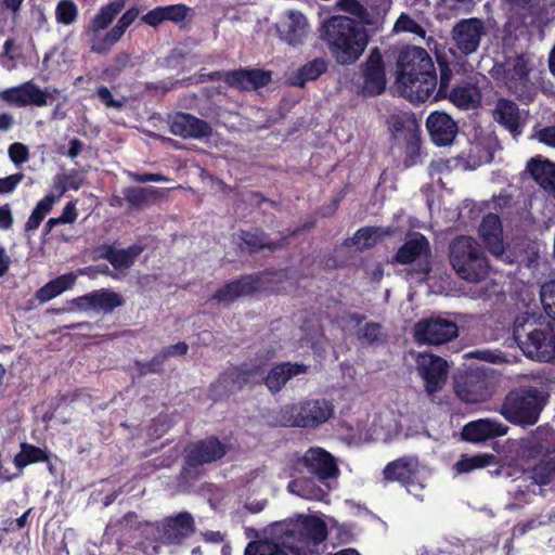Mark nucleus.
Returning a JSON list of instances; mask_svg holds the SVG:
<instances>
[{
	"instance_id": "25",
	"label": "nucleus",
	"mask_w": 555,
	"mask_h": 555,
	"mask_svg": "<svg viewBox=\"0 0 555 555\" xmlns=\"http://www.w3.org/2000/svg\"><path fill=\"white\" fill-rule=\"evenodd\" d=\"M193 15L194 11L191 7L184 3H176L155 7L142 15L141 21L153 28H157L164 22H171L181 26L186 21H191Z\"/></svg>"
},
{
	"instance_id": "33",
	"label": "nucleus",
	"mask_w": 555,
	"mask_h": 555,
	"mask_svg": "<svg viewBox=\"0 0 555 555\" xmlns=\"http://www.w3.org/2000/svg\"><path fill=\"white\" fill-rule=\"evenodd\" d=\"M478 232L492 255H503L505 250L503 244V229L501 219L496 214H487L481 220Z\"/></svg>"
},
{
	"instance_id": "23",
	"label": "nucleus",
	"mask_w": 555,
	"mask_h": 555,
	"mask_svg": "<svg viewBox=\"0 0 555 555\" xmlns=\"http://www.w3.org/2000/svg\"><path fill=\"white\" fill-rule=\"evenodd\" d=\"M391 133L403 135L406 154L410 157H418L421 149L420 125L413 114H396L387 119Z\"/></svg>"
},
{
	"instance_id": "1",
	"label": "nucleus",
	"mask_w": 555,
	"mask_h": 555,
	"mask_svg": "<svg viewBox=\"0 0 555 555\" xmlns=\"http://www.w3.org/2000/svg\"><path fill=\"white\" fill-rule=\"evenodd\" d=\"M320 33L332 56L341 65L358 61L369 43L363 25L348 16L330 17L322 24Z\"/></svg>"
},
{
	"instance_id": "6",
	"label": "nucleus",
	"mask_w": 555,
	"mask_h": 555,
	"mask_svg": "<svg viewBox=\"0 0 555 555\" xmlns=\"http://www.w3.org/2000/svg\"><path fill=\"white\" fill-rule=\"evenodd\" d=\"M228 451L229 447L215 435L188 443L180 479L186 482L198 480L205 473L204 466L220 461Z\"/></svg>"
},
{
	"instance_id": "55",
	"label": "nucleus",
	"mask_w": 555,
	"mask_h": 555,
	"mask_svg": "<svg viewBox=\"0 0 555 555\" xmlns=\"http://www.w3.org/2000/svg\"><path fill=\"white\" fill-rule=\"evenodd\" d=\"M540 296L545 310L547 308L555 307V279L541 286Z\"/></svg>"
},
{
	"instance_id": "22",
	"label": "nucleus",
	"mask_w": 555,
	"mask_h": 555,
	"mask_svg": "<svg viewBox=\"0 0 555 555\" xmlns=\"http://www.w3.org/2000/svg\"><path fill=\"white\" fill-rule=\"evenodd\" d=\"M300 463L309 474L322 482L336 478L339 474L335 457L320 447L309 448L300 459Z\"/></svg>"
},
{
	"instance_id": "8",
	"label": "nucleus",
	"mask_w": 555,
	"mask_h": 555,
	"mask_svg": "<svg viewBox=\"0 0 555 555\" xmlns=\"http://www.w3.org/2000/svg\"><path fill=\"white\" fill-rule=\"evenodd\" d=\"M513 337L526 357L540 362L555 360V333L551 326L526 331L515 322Z\"/></svg>"
},
{
	"instance_id": "17",
	"label": "nucleus",
	"mask_w": 555,
	"mask_h": 555,
	"mask_svg": "<svg viewBox=\"0 0 555 555\" xmlns=\"http://www.w3.org/2000/svg\"><path fill=\"white\" fill-rule=\"evenodd\" d=\"M424 257L425 261L418 264L417 273L427 276L431 271L429 258L431 257V248L429 241L422 233H414L413 237L405 241L393 256L392 262L399 264H410L417 259Z\"/></svg>"
},
{
	"instance_id": "51",
	"label": "nucleus",
	"mask_w": 555,
	"mask_h": 555,
	"mask_svg": "<svg viewBox=\"0 0 555 555\" xmlns=\"http://www.w3.org/2000/svg\"><path fill=\"white\" fill-rule=\"evenodd\" d=\"M338 7L341 11L358 17L363 24H372L367 9L359 0H339Z\"/></svg>"
},
{
	"instance_id": "47",
	"label": "nucleus",
	"mask_w": 555,
	"mask_h": 555,
	"mask_svg": "<svg viewBox=\"0 0 555 555\" xmlns=\"http://www.w3.org/2000/svg\"><path fill=\"white\" fill-rule=\"evenodd\" d=\"M387 333L379 322H366L358 333V339L361 344L367 346H378L387 341Z\"/></svg>"
},
{
	"instance_id": "49",
	"label": "nucleus",
	"mask_w": 555,
	"mask_h": 555,
	"mask_svg": "<svg viewBox=\"0 0 555 555\" xmlns=\"http://www.w3.org/2000/svg\"><path fill=\"white\" fill-rule=\"evenodd\" d=\"M56 21L63 25H72L78 16L77 5L73 0H61L55 9Z\"/></svg>"
},
{
	"instance_id": "48",
	"label": "nucleus",
	"mask_w": 555,
	"mask_h": 555,
	"mask_svg": "<svg viewBox=\"0 0 555 555\" xmlns=\"http://www.w3.org/2000/svg\"><path fill=\"white\" fill-rule=\"evenodd\" d=\"M244 555H288L275 541L264 539L251 541L247 544Z\"/></svg>"
},
{
	"instance_id": "57",
	"label": "nucleus",
	"mask_w": 555,
	"mask_h": 555,
	"mask_svg": "<svg viewBox=\"0 0 555 555\" xmlns=\"http://www.w3.org/2000/svg\"><path fill=\"white\" fill-rule=\"evenodd\" d=\"M78 211L76 201H69L63 208L61 216L54 218L59 224L74 223L77 220Z\"/></svg>"
},
{
	"instance_id": "27",
	"label": "nucleus",
	"mask_w": 555,
	"mask_h": 555,
	"mask_svg": "<svg viewBox=\"0 0 555 555\" xmlns=\"http://www.w3.org/2000/svg\"><path fill=\"white\" fill-rule=\"evenodd\" d=\"M139 16V9L132 7L128 9L117 21L116 25L102 37L92 39L91 52L96 54H107L112 48L121 39L127 28Z\"/></svg>"
},
{
	"instance_id": "43",
	"label": "nucleus",
	"mask_w": 555,
	"mask_h": 555,
	"mask_svg": "<svg viewBox=\"0 0 555 555\" xmlns=\"http://www.w3.org/2000/svg\"><path fill=\"white\" fill-rule=\"evenodd\" d=\"M496 462V456L493 453L462 454L453 468L457 474H468L476 469L495 465Z\"/></svg>"
},
{
	"instance_id": "40",
	"label": "nucleus",
	"mask_w": 555,
	"mask_h": 555,
	"mask_svg": "<svg viewBox=\"0 0 555 555\" xmlns=\"http://www.w3.org/2000/svg\"><path fill=\"white\" fill-rule=\"evenodd\" d=\"M124 198L130 209L142 210L158 198L162 193L157 188L129 186L122 190Z\"/></svg>"
},
{
	"instance_id": "5",
	"label": "nucleus",
	"mask_w": 555,
	"mask_h": 555,
	"mask_svg": "<svg viewBox=\"0 0 555 555\" xmlns=\"http://www.w3.org/2000/svg\"><path fill=\"white\" fill-rule=\"evenodd\" d=\"M334 414L335 405L332 400L306 398L281 408L278 421L283 427L317 429L334 417Z\"/></svg>"
},
{
	"instance_id": "16",
	"label": "nucleus",
	"mask_w": 555,
	"mask_h": 555,
	"mask_svg": "<svg viewBox=\"0 0 555 555\" xmlns=\"http://www.w3.org/2000/svg\"><path fill=\"white\" fill-rule=\"evenodd\" d=\"M50 98L52 93L40 89L33 80L0 91V100L15 107H42L48 105Z\"/></svg>"
},
{
	"instance_id": "58",
	"label": "nucleus",
	"mask_w": 555,
	"mask_h": 555,
	"mask_svg": "<svg viewBox=\"0 0 555 555\" xmlns=\"http://www.w3.org/2000/svg\"><path fill=\"white\" fill-rule=\"evenodd\" d=\"M62 180H64L67 190L78 191L83 184V177L76 170H72L69 173H60Z\"/></svg>"
},
{
	"instance_id": "2",
	"label": "nucleus",
	"mask_w": 555,
	"mask_h": 555,
	"mask_svg": "<svg viewBox=\"0 0 555 555\" xmlns=\"http://www.w3.org/2000/svg\"><path fill=\"white\" fill-rule=\"evenodd\" d=\"M547 403V393L538 387L521 385L511 389L499 410L511 424L528 427L535 425Z\"/></svg>"
},
{
	"instance_id": "36",
	"label": "nucleus",
	"mask_w": 555,
	"mask_h": 555,
	"mask_svg": "<svg viewBox=\"0 0 555 555\" xmlns=\"http://www.w3.org/2000/svg\"><path fill=\"white\" fill-rule=\"evenodd\" d=\"M493 119L514 137L521 133L519 107L512 100L498 99L493 111Z\"/></svg>"
},
{
	"instance_id": "45",
	"label": "nucleus",
	"mask_w": 555,
	"mask_h": 555,
	"mask_svg": "<svg viewBox=\"0 0 555 555\" xmlns=\"http://www.w3.org/2000/svg\"><path fill=\"white\" fill-rule=\"evenodd\" d=\"M526 470L531 472V478L534 485L547 486L555 478V455L531 463L526 466Z\"/></svg>"
},
{
	"instance_id": "53",
	"label": "nucleus",
	"mask_w": 555,
	"mask_h": 555,
	"mask_svg": "<svg viewBox=\"0 0 555 555\" xmlns=\"http://www.w3.org/2000/svg\"><path fill=\"white\" fill-rule=\"evenodd\" d=\"M95 95L107 108L121 109L126 104L124 96L115 99L106 86H100L95 91Z\"/></svg>"
},
{
	"instance_id": "13",
	"label": "nucleus",
	"mask_w": 555,
	"mask_h": 555,
	"mask_svg": "<svg viewBox=\"0 0 555 555\" xmlns=\"http://www.w3.org/2000/svg\"><path fill=\"white\" fill-rule=\"evenodd\" d=\"M487 34L485 23L478 17L462 18L451 29V39L463 55L477 52L481 38Z\"/></svg>"
},
{
	"instance_id": "52",
	"label": "nucleus",
	"mask_w": 555,
	"mask_h": 555,
	"mask_svg": "<svg viewBox=\"0 0 555 555\" xmlns=\"http://www.w3.org/2000/svg\"><path fill=\"white\" fill-rule=\"evenodd\" d=\"M393 30L397 33H410L422 38H424L426 35L424 27L405 13H402L398 17V20L395 23Z\"/></svg>"
},
{
	"instance_id": "44",
	"label": "nucleus",
	"mask_w": 555,
	"mask_h": 555,
	"mask_svg": "<svg viewBox=\"0 0 555 555\" xmlns=\"http://www.w3.org/2000/svg\"><path fill=\"white\" fill-rule=\"evenodd\" d=\"M327 70V63L322 57L313 59L302 65L292 78V85L304 88L308 81L317 80Z\"/></svg>"
},
{
	"instance_id": "54",
	"label": "nucleus",
	"mask_w": 555,
	"mask_h": 555,
	"mask_svg": "<svg viewBox=\"0 0 555 555\" xmlns=\"http://www.w3.org/2000/svg\"><path fill=\"white\" fill-rule=\"evenodd\" d=\"M8 153L11 162L16 166L26 163L29 158V150L27 145L21 142L12 143L9 146Z\"/></svg>"
},
{
	"instance_id": "30",
	"label": "nucleus",
	"mask_w": 555,
	"mask_h": 555,
	"mask_svg": "<svg viewBox=\"0 0 555 555\" xmlns=\"http://www.w3.org/2000/svg\"><path fill=\"white\" fill-rule=\"evenodd\" d=\"M437 82L436 68L434 67V72H423L420 76L408 79L399 85L402 87L403 93L406 94L411 102L423 103L429 99L434 100L438 90Z\"/></svg>"
},
{
	"instance_id": "60",
	"label": "nucleus",
	"mask_w": 555,
	"mask_h": 555,
	"mask_svg": "<svg viewBox=\"0 0 555 555\" xmlns=\"http://www.w3.org/2000/svg\"><path fill=\"white\" fill-rule=\"evenodd\" d=\"M189 351V346L184 341H179L175 345L163 348L159 352L166 356V360L170 357L185 356Z\"/></svg>"
},
{
	"instance_id": "59",
	"label": "nucleus",
	"mask_w": 555,
	"mask_h": 555,
	"mask_svg": "<svg viewBox=\"0 0 555 555\" xmlns=\"http://www.w3.org/2000/svg\"><path fill=\"white\" fill-rule=\"evenodd\" d=\"M115 247L113 245L101 244L92 248L91 256L93 260L105 259L111 261Z\"/></svg>"
},
{
	"instance_id": "29",
	"label": "nucleus",
	"mask_w": 555,
	"mask_h": 555,
	"mask_svg": "<svg viewBox=\"0 0 555 555\" xmlns=\"http://www.w3.org/2000/svg\"><path fill=\"white\" fill-rule=\"evenodd\" d=\"M73 302L80 310L87 311L92 309L108 313L114 311L116 308L121 307L125 300L118 293L101 288L79 296L75 298Z\"/></svg>"
},
{
	"instance_id": "21",
	"label": "nucleus",
	"mask_w": 555,
	"mask_h": 555,
	"mask_svg": "<svg viewBox=\"0 0 555 555\" xmlns=\"http://www.w3.org/2000/svg\"><path fill=\"white\" fill-rule=\"evenodd\" d=\"M363 76V95L376 96L386 89V72L383 56L377 47L373 48L366 61L361 65Z\"/></svg>"
},
{
	"instance_id": "34",
	"label": "nucleus",
	"mask_w": 555,
	"mask_h": 555,
	"mask_svg": "<svg viewBox=\"0 0 555 555\" xmlns=\"http://www.w3.org/2000/svg\"><path fill=\"white\" fill-rule=\"evenodd\" d=\"M308 22L306 16L296 11H291L287 16L281 21L278 31L281 39L291 46H299L304 43V39L308 35Z\"/></svg>"
},
{
	"instance_id": "10",
	"label": "nucleus",
	"mask_w": 555,
	"mask_h": 555,
	"mask_svg": "<svg viewBox=\"0 0 555 555\" xmlns=\"http://www.w3.org/2000/svg\"><path fill=\"white\" fill-rule=\"evenodd\" d=\"M555 454V430L552 427L539 426L533 434L521 440L519 456L526 466Z\"/></svg>"
},
{
	"instance_id": "28",
	"label": "nucleus",
	"mask_w": 555,
	"mask_h": 555,
	"mask_svg": "<svg viewBox=\"0 0 555 555\" xmlns=\"http://www.w3.org/2000/svg\"><path fill=\"white\" fill-rule=\"evenodd\" d=\"M310 366L298 362L275 363L271 370L263 374V384L272 393L281 391L285 385L294 377L307 374Z\"/></svg>"
},
{
	"instance_id": "46",
	"label": "nucleus",
	"mask_w": 555,
	"mask_h": 555,
	"mask_svg": "<svg viewBox=\"0 0 555 555\" xmlns=\"http://www.w3.org/2000/svg\"><path fill=\"white\" fill-rule=\"evenodd\" d=\"M143 250V246L139 244H132L127 248L121 249L115 248L109 263L117 271L128 270L134 264L137 258L142 254Z\"/></svg>"
},
{
	"instance_id": "42",
	"label": "nucleus",
	"mask_w": 555,
	"mask_h": 555,
	"mask_svg": "<svg viewBox=\"0 0 555 555\" xmlns=\"http://www.w3.org/2000/svg\"><path fill=\"white\" fill-rule=\"evenodd\" d=\"M44 462H49L48 451L28 442L21 443L20 452L13 459V464L20 473L28 465Z\"/></svg>"
},
{
	"instance_id": "11",
	"label": "nucleus",
	"mask_w": 555,
	"mask_h": 555,
	"mask_svg": "<svg viewBox=\"0 0 555 555\" xmlns=\"http://www.w3.org/2000/svg\"><path fill=\"white\" fill-rule=\"evenodd\" d=\"M457 335V324L440 317L422 319L414 326V338L418 344L442 345L456 338Z\"/></svg>"
},
{
	"instance_id": "3",
	"label": "nucleus",
	"mask_w": 555,
	"mask_h": 555,
	"mask_svg": "<svg viewBox=\"0 0 555 555\" xmlns=\"http://www.w3.org/2000/svg\"><path fill=\"white\" fill-rule=\"evenodd\" d=\"M284 535L288 540L287 548L294 555H321L327 527L318 516L300 515L287 522Z\"/></svg>"
},
{
	"instance_id": "14",
	"label": "nucleus",
	"mask_w": 555,
	"mask_h": 555,
	"mask_svg": "<svg viewBox=\"0 0 555 555\" xmlns=\"http://www.w3.org/2000/svg\"><path fill=\"white\" fill-rule=\"evenodd\" d=\"M418 474L420 461L415 455H404L391 461L383 470L384 479L387 482H399L410 493L413 488H424L418 480Z\"/></svg>"
},
{
	"instance_id": "4",
	"label": "nucleus",
	"mask_w": 555,
	"mask_h": 555,
	"mask_svg": "<svg viewBox=\"0 0 555 555\" xmlns=\"http://www.w3.org/2000/svg\"><path fill=\"white\" fill-rule=\"evenodd\" d=\"M449 258L456 274L467 282H479L488 276L490 266L486 253L470 236H456L450 244Z\"/></svg>"
},
{
	"instance_id": "32",
	"label": "nucleus",
	"mask_w": 555,
	"mask_h": 555,
	"mask_svg": "<svg viewBox=\"0 0 555 555\" xmlns=\"http://www.w3.org/2000/svg\"><path fill=\"white\" fill-rule=\"evenodd\" d=\"M426 127L431 141L437 146L450 145L459 131L457 124L450 115L443 112L429 114L426 120Z\"/></svg>"
},
{
	"instance_id": "15",
	"label": "nucleus",
	"mask_w": 555,
	"mask_h": 555,
	"mask_svg": "<svg viewBox=\"0 0 555 555\" xmlns=\"http://www.w3.org/2000/svg\"><path fill=\"white\" fill-rule=\"evenodd\" d=\"M398 83L420 76L421 73L434 72V63L428 52L421 47H405L398 56Z\"/></svg>"
},
{
	"instance_id": "64",
	"label": "nucleus",
	"mask_w": 555,
	"mask_h": 555,
	"mask_svg": "<svg viewBox=\"0 0 555 555\" xmlns=\"http://www.w3.org/2000/svg\"><path fill=\"white\" fill-rule=\"evenodd\" d=\"M540 142L555 147V126L545 127L540 130L539 134Z\"/></svg>"
},
{
	"instance_id": "50",
	"label": "nucleus",
	"mask_w": 555,
	"mask_h": 555,
	"mask_svg": "<svg viewBox=\"0 0 555 555\" xmlns=\"http://www.w3.org/2000/svg\"><path fill=\"white\" fill-rule=\"evenodd\" d=\"M166 356L157 352L150 361H135L134 365L140 376L147 374H162Z\"/></svg>"
},
{
	"instance_id": "20",
	"label": "nucleus",
	"mask_w": 555,
	"mask_h": 555,
	"mask_svg": "<svg viewBox=\"0 0 555 555\" xmlns=\"http://www.w3.org/2000/svg\"><path fill=\"white\" fill-rule=\"evenodd\" d=\"M417 369L428 395L438 392L447 382L448 362L439 356L421 353L417 359Z\"/></svg>"
},
{
	"instance_id": "39",
	"label": "nucleus",
	"mask_w": 555,
	"mask_h": 555,
	"mask_svg": "<svg viewBox=\"0 0 555 555\" xmlns=\"http://www.w3.org/2000/svg\"><path fill=\"white\" fill-rule=\"evenodd\" d=\"M386 234H388V232L379 227H363L357 230L352 237H347L343 245L349 248L356 247L358 250L362 251L375 247L379 240Z\"/></svg>"
},
{
	"instance_id": "63",
	"label": "nucleus",
	"mask_w": 555,
	"mask_h": 555,
	"mask_svg": "<svg viewBox=\"0 0 555 555\" xmlns=\"http://www.w3.org/2000/svg\"><path fill=\"white\" fill-rule=\"evenodd\" d=\"M67 191V186L64 180H62L61 175H55L52 180V197L57 202Z\"/></svg>"
},
{
	"instance_id": "18",
	"label": "nucleus",
	"mask_w": 555,
	"mask_h": 555,
	"mask_svg": "<svg viewBox=\"0 0 555 555\" xmlns=\"http://www.w3.org/2000/svg\"><path fill=\"white\" fill-rule=\"evenodd\" d=\"M530 68L522 56H517L513 66L506 70L505 85L519 101L530 103L537 95L534 83L529 78Z\"/></svg>"
},
{
	"instance_id": "56",
	"label": "nucleus",
	"mask_w": 555,
	"mask_h": 555,
	"mask_svg": "<svg viewBox=\"0 0 555 555\" xmlns=\"http://www.w3.org/2000/svg\"><path fill=\"white\" fill-rule=\"evenodd\" d=\"M24 177L25 175L23 172H18L5 178H0V194L12 193L23 181Z\"/></svg>"
},
{
	"instance_id": "62",
	"label": "nucleus",
	"mask_w": 555,
	"mask_h": 555,
	"mask_svg": "<svg viewBox=\"0 0 555 555\" xmlns=\"http://www.w3.org/2000/svg\"><path fill=\"white\" fill-rule=\"evenodd\" d=\"M131 179L135 182H165L168 179L162 173H131Z\"/></svg>"
},
{
	"instance_id": "61",
	"label": "nucleus",
	"mask_w": 555,
	"mask_h": 555,
	"mask_svg": "<svg viewBox=\"0 0 555 555\" xmlns=\"http://www.w3.org/2000/svg\"><path fill=\"white\" fill-rule=\"evenodd\" d=\"M14 219L9 204L0 206V229L10 230L13 225Z\"/></svg>"
},
{
	"instance_id": "41",
	"label": "nucleus",
	"mask_w": 555,
	"mask_h": 555,
	"mask_svg": "<svg viewBox=\"0 0 555 555\" xmlns=\"http://www.w3.org/2000/svg\"><path fill=\"white\" fill-rule=\"evenodd\" d=\"M76 279L77 276L73 272L59 275L57 278L51 280L46 285L40 287L36 292V298L40 302H47L63 292L70 289L74 286Z\"/></svg>"
},
{
	"instance_id": "31",
	"label": "nucleus",
	"mask_w": 555,
	"mask_h": 555,
	"mask_svg": "<svg viewBox=\"0 0 555 555\" xmlns=\"http://www.w3.org/2000/svg\"><path fill=\"white\" fill-rule=\"evenodd\" d=\"M507 433V426L498 421L480 418L465 424L461 431L462 440L479 443L489 439L504 436Z\"/></svg>"
},
{
	"instance_id": "19",
	"label": "nucleus",
	"mask_w": 555,
	"mask_h": 555,
	"mask_svg": "<svg viewBox=\"0 0 555 555\" xmlns=\"http://www.w3.org/2000/svg\"><path fill=\"white\" fill-rule=\"evenodd\" d=\"M169 130L182 139L202 140L212 135L211 125L190 113L176 112L168 117Z\"/></svg>"
},
{
	"instance_id": "38",
	"label": "nucleus",
	"mask_w": 555,
	"mask_h": 555,
	"mask_svg": "<svg viewBox=\"0 0 555 555\" xmlns=\"http://www.w3.org/2000/svg\"><path fill=\"white\" fill-rule=\"evenodd\" d=\"M527 169L530 176L543 189L555 191V164L548 159L533 157L528 162Z\"/></svg>"
},
{
	"instance_id": "12",
	"label": "nucleus",
	"mask_w": 555,
	"mask_h": 555,
	"mask_svg": "<svg viewBox=\"0 0 555 555\" xmlns=\"http://www.w3.org/2000/svg\"><path fill=\"white\" fill-rule=\"evenodd\" d=\"M263 272L243 274L219 287L210 300L229 307L240 297H249L261 289Z\"/></svg>"
},
{
	"instance_id": "24",
	"label": "nucleus",
	"mask_w": 555,
	"mask_h": 555,
	"mask_svg": "<svg viewBox=\"0 0 555 555\" xmlns=\"http://www.w3.org/2000/svg\"><path fill=\"white\" fill-rule=\"evenodd\" d=\"M236 245L241 251L249 255L258 254L263 249L275 251L287 245V236H283L278 242L270 240V236L261 228H251L249 230H240L236 233Z\"/></svg>"
},
{
	"instance_id": "7",
	"label": "nucleus",
	"mask_w": 555,
	"mask_h": 555,
	"mask_svg": "<svg viewBox=\"0 0 555 555\" xmlns=\"http://www.w3.org/2000/svg\"><path fill=\"white\" fill-rule=\"evenodd\" d=\"M266 371L263 362L249 361L232 365L210 384L209 396L214 401H218L242 390L245 386L262 384Z\"/></svg>"
},
{
	"instance_id": "35",
	"label": "nucleus",
	"mask_w": 555,
	"mask_h": 555,
	"mask_svg": "<svg viewBox=\"0 0 555 555\" xmlns=\"http://www.w3.org/2000/svg\"><path fill=\"white\" fill-rule=\"evenodd\" d=\"M194 531V519L188 512L168 517L163 524L162 535L167 543H180Z\"/></svg>"
},
{
	"instance_id": "9",
	"label": "nucleus",
	"mask_w": 555,
	"mask_h": 555,
	"mask_svg": "<svg viewBox=\"0 0 555 555\" xmlns=\"http://www.w3.org/2000/svg\"><path fill=\"white\" fill-rule=\"evenodd\" d=\"M440 68V80L434 101L448 99L454 106L461 109H475L481 104V91L476 85L463 82L449 90L452 78L450 64L438 57Z\"/></svg>"
},
{
	"instance_id": "26",
	"label": "nucleus",
	"mask_w": 555,
	"mask_h": 555,
	"mask_svg": "<svg viewBox=\"0 0 555 555\" xmlns=\"http://www.w3.org/2000/svg\"><path fill=\"white\" fill-rule=\"evenodd\" d=\"M272 74L259 68H238L225 73L224 82L241 91L258 90L269 85Z\"/></svg>"
},
{
	"instance_id": "37",
	"label": "nucleus",
	"mask_w": 555,
	"mask_h": 555,
	"mask_svg": "<svg viewBox=\"0 0 555 555\" xmlns=\"http://www.w3.org/2000/svg\"><path fill=\"white\" fill-rule=\"evenodd\" d=\"M126 0H112L103 5L88 25V31L91 34V40L100 37L101 30L106 29L115 17L124 10Z\"/></svg>"
}]
</instances>
